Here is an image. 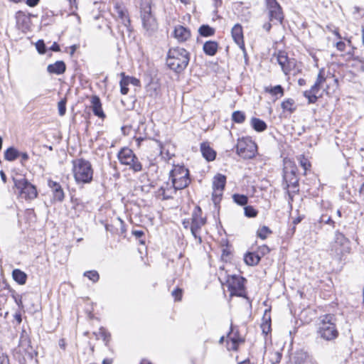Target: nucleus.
<instances>
[{"instance_id":"obj_14","label":"nucleus","mask_w":364,"mask_h":364,"mask_svg":"<svg viewBox=\"0 0 364 364\" xmlns=\"http://www.w3.org/2000/svg\"><path fill=\"white\" fill-rule=\"evenodd\" d=\"M335 245H339L341 249L339 254L343 255L345 252H348L350 250L349 240L341 232L336 231L335 233Z\"/></svg>"},{"instance_id":"obj_51","label":"nucleus","mask_w":364,"mask_h":364,"mask_svg":"<svg viewBox=\"0 0 364 364\" xmlns=\"http://www.w3.org/2000/svg\"><path fill=\"white\" fill-rule=\"evenodd\" d=\"M17 22L19 23L20 21L23 22L28 20V17L22 11H18L16 14Z\"/></svg>"},{"instance_id":"obj_29","label":"nucleus","mask_w":364,"mask_h":364,"mask_svg":"<svg viewBox=\"0 0 364 364\" xmlns=\"http://www.w3.org/2000/svg\"><path fill=\"white\" fill-rule=\"evenodd\" d=\"M20 155V152L14 147L8 148L4 152V159L9 161L16 160Z\"/></svg>"},{"instance_id":"obj_46","label":"nucleus","mask_w":364,"mask_h":364,"mask_svg":"<svg viewBox=\"0 0 364 364\" xmlns=\"http://www.w3.org/2000/svg\"><path fill=\"white\" fill-rule=\"evenodd\" d=\"M231 337H235V338H242L240 336L239 331L237 329L235 331L232 324L230 325V329L228 333V338L230 341Z\"/></svg>"},{"instance_id":"obj_3","label":"nucleus","mask_w":364,"mask_h":364,"mask_svg":"<svg viewBox=\"0 0 364 364\" xmlns=\"http://www.w3.org/2000/svg\"><path fill=\"white\" fill-rule=\"evenodd\" d=\"M189 62L188 53L182 48H171L166 58L167 66L176 73L182 72Z\"/></svg>"},{"instance_id":"obj_52","label":"nucleus","mask_w":364,"mask_h":364,"mask_svg":"<svg viewBox=\"0 0 364 364\" xmlns=\"http://www.w3.org/2000/svg\"><path fill=\"white\" fill-rule=\"evenodd\" d=\"M214 8L213 13L217 14V9L221 6L222 1L221 0H210Z\"/></svg>"},{"instance_id":"obj_33","label":"nucleus","mask_w":364,"mask_h":364,"mask_svg":"<svg viewBox=\"0 0 364 364\" xmlns=\"http://www.w3.org/2000/svg\"><path fill=\"white\" fill-rule=\"evenodd\" d=\"M233 201L241 206L246 205L248 203V198L243 194L235 193L232 195Z\"/></svg>"},{"instance_id":"obj_41","label":"nucleus","mask_w":364,"mask_h":364,"mask_svg":"<svg viewBox=\"0 0 364 364\" xmlns=\"http://www.w3.org/2000/svg\"><path fill=\"white\" fill-rule=\"evenodd\" d=\"M84 275L87 277H88L90 280H92L93 282H96L98 281L100 276L97 271L92 270V271H87L84 273Z\"/></svg>"},{"instance_id":"obj_15","label":"nucleus","mask_w":364,"mask_h":364,"mask_svg":"<svg viewBox=\"0 0 364 364\" xmlns=\"http://www.w3.org/2000/svg\"><path fill=\"white\" fill-rule=\"evenodd\" d=\"M48 185L53 193V200L55 201L62 202L65 198V193L62 186L58 183L52 180H48Z\"/></svg>"},{"instance_id":"obj_23","label":"nucleus","mask_w":364,"mask_h":364,"mask_svg":"<svg viewBox=\"0 0 364 364\" xmlns=\"http://www.w3.org/2000/svg\"><path fill=\"white\" fill-rule=\"evenodd\" d=\"M269 311L270 310L267 309L264 311V314L262 318L263 322L260 326L262 333L266 336L271 331V318Z\"/></svg>"},{"instance_id":"obj_18","label":"nucleus","mask_w":364,"mask_h":364,"mask_svg":"<svg viewBox=\"0 0 364 364\" xmlns=\"http://www.w3.org/2000/svg\"><path fill=\"white\" fill-rule=\"evenodd\" d=\"M173 35L178 41L183 42L190 37L191 33L186 28L178 25L175 27Z\"/></svg>"},{"instance_id":"obj_24","label":"nucleus","mask_w":364,"mask_h":364,"mask_svg":"<svg viewBox=\"0 0 364 364\" xmlns=\"http://www.w3.org/2000/svg\"><path fill=\"white\" fill-rule=\"evenodd\" d=\"M250 125L252 128L257 132H262L267 129V123L264 120L257 117H252L251 119Z\"/></svg>"},{"instance_id":"obj_39","label":"nucleus","mask_w":364,"mask_h":364,"mask_svg":"<svg viewBox=\"0 0 364 364\" xmlns=\"http://www.w3.org/2000/svg\"><path fill=\"white\" fill-rule=\"evenodd\" d=\"M245 215L247 218H255L257 215L258 211L251 205H247L244 208Z\"/></svg>"},{"instance_id":"obj_50","label":"nucleus","mask_w":364,"mask_h":364,"mask_svg":"<svg viewBox=\"0 0 364 364\" xmlns=\"http://www.w3.org/2000/svg\"><path fill=\"white\" fill-rule=\"evenodd\" d=\"M282 353L277 351V352H274L273 354H272V359L274 360V361L272 362V364H276V363H279L282 359Z\"/></svg>"},{"instance_id":"obj_25","label":"nucleus","mask_w":364,"mask_h":364,"mask_svg":"<svg viewBox=\"0 0 364 364\" xmlns=\"http://www.w3.org/2000/svg\"><path fill=\"white\" fill-rule=\"evenodd\" d=\"M260 260L259 256L255 252H248L244 256V261L249 266H255Z\"/></svg>"},{"instance_id":"obj_62","label":"nucleus","mask_w":364,"mask_h":364,"mask_svg":"<svg viewBox=\"0 0 364 364\" xmlns=\"http://www.w3.org/2000/svg\"><path fill=\"white\" fill-rule=\"evenodd\" d=\"M69 2V5L73 9H77V1L76 0H67Z\"/></svg>"},{"instance_id":"obj_31","label":"nucleus","mask_w":364,"mask_h":364,"mask_svg":"<svg viewBox=\"0 0 364 364\" xmlns=\"http://www.w3.org/2000/svg\"><path fill=\"white\" fill-rule=\"evenodd\" d=\"M294 100L293 99L289 98L282 102L281 107L284 111H288L290 113H292L296 109V107H294Z\"/></svg>"},{"instance_id":"obj_11","label":"nucleus","mask_w":364,"mask_h":364,"mask_svg":"<svg viewBox=\"0 0 364 364\" xmlns=\"http://www.w3.org/2000/svg\"><path fill=\"white\" fill-rule=\"evenodd\" d=\"M17 351L23 355V358L25 360H33L34 356L37 354L34 348L31 345V340L25 330L21 333Z\"/></svg>"},{"instance_id":"obj_21","label":"nucleus","mask_w":364,"mask_h":364,"mask_svg":"<svg viewBox=\"0 0 364 364\" xmlns=\"http://www.w3.org/2000/svg\"><path fill=\"white\" fill-rule=\"evenodd\" d=\"M91 105L92 109L95 115L103 118L105 117V114L102 109V104L99 97L94 95L91 98Z\"/></svg>"},{"instance_id":"obj_34","label":"nucleus","mask_w":364,"mask_h":364,"mask_svg":"<svg viewBox=\"0 0 364 364\" xmlns=\"http://www.w3.org/2000/svg\"><path fill=\"white\" fill-rule=\"evenodd\" d=\"M97 336V338H102L105 343L106 345L110 341L111 335L110 333L103 327H101L97 333H95Z\"/></svg>"},{"instance_id":"obj_4","label":"nucleus","mask_w":364,"mask_h":364,"mask_svg":"<svg viewBox=\"0 0 364 364\" xmlns=\"http://www.w3.org/2000/svg\"><path fill=\"white\" fill-rule=\"evenodd\" d=\"M73 173L77 184L90 183L93 178V168L91 163L84 159L73 161Z\"/></svg>"},{"instance_id":"obj_7","label":"nucleus","mask_w":364,"mask_h":364,"mask_svg":"<svg viewBox=\"0 0 364 364\" xmlns=\"http://www.w3.org/2000/svg\"><path fill=\"white\" fill-rule=\"evenodd\" d=\"M14 187L18 190L19 196L25 200H33L38 196L36 186L31 184L23 176L13 178Z\"/></svg>"},{"instance_id":"obj_43","label":"nucleus","mask_w":364,"mask_h":364,"mask_svg":"<svg viewBox=\"0 0 364 364\" xmlns=\"http://www.w3.org/2000/svg\"><path fill=\"white\" fill-rule=\"evenodd\" d=\"M270 252V249L268 246L264 245L258 247L257 250L255 252V253L259 256V259L267 254H268Z\"/></svg>"},{"instance_id":"obj_61","label":"nucleus","mask_w":364,"mask_h":364,"mask_svg":"<svg viewBox=\"0 0 364 364\" xmlns=\"http://www.w3.org/2000/svg\"><path fill=\"white\" fill-rule=\"evenodd\" d=\"M126 78L129 79V84L132 83L134 85H138L139 84V80L136 78L129 77H127Z\"/></svg>"},{"instance_id":"obj_8","label":"nucleus","mask_w":364,"mask_h":364,"mask_svg":"<svg viewBox=\"0 0 364 364\" xmlns=\"http://www.w3.org/2000/svg\"><path fill=\"white\" fill-rule=\"evenodd\" d=\"M117 157L121 164L129 166L134 171H141L142 165L132 149L127 147L122 148L118 153Z\"/></svg>"},{"instance_id":"obj_35","label":"nucleus","mask_w":364,"mask_h":364,"mask_svg":"<svg viewBox=\"0 0 364 364\" xmlns=\"http://www.w3.org/2000/svg\"><path fill=\"white\" fill-rule=\"evenodd\" d=\"M272 231L267 226H262L257 231V236L262 240H265L268 235L271 234Z\"/></svg>"},{"instance_id":"obj_20","label":"nucleus","mask_w":364,"mask_h":364,"mask_svg":"<svg viewBox=\"0 0 364 364\" xmlns=\"http://www.w3.org/2000/svg\"><path fill=\"white\" fill-rule=\"evenodd\" d=\"M189 178L188 177V171L184 176L180 178H176L175 175H173L172 183L176 190H181L188 186L189 183Z\"/></svg>"},{"instance_id":"obj_42","label":"nucleus","mask_w":364,"mask_h":364,"mask_svg":"<svg viewBox=\"0 0 364 364\" xmlns=\"http://www.w3.org/2000/svg\"><path fill=\"white\" fill-rule=\"evenodd\" d=\"M319 223L330 225L332 228L335 227L336 223V222L331 219V216L327 215H322L320 218Z\"/></svg>"},{"instance_id":"obj_6","label":"nucleus","mask_w":364,"mask_h":364,"mask_svg":"<svg viewBox=\"0 0 364 364\" xmlns=\"http://www.w3.org/2000/svg\"><path fill=\"white\" fill-rule=\"evenodd\" d=\"M235 148L237 154L244 159H253L257 153V146L250 137L238 139Z\"/></svg>"},{"instance_id":"obj_13","label":"nucleus","mask_w":364,"mask_h":364,"mask_svg":"<svg viewBox=\"0 0 364 364\" xmlns=\"http://www.w3.org/2000/svg\"><path fill=\"white\" fill-rule=\"evenodd\" d=\"M231 33L234 41L237 43V45H238L240 48H241L246 55V50L245 47L243 31L242 26L239 23H236L232 27Z\"/></svg>"},{"instance_id":"obj_5","label":"nucleus","mask_w":364,"mask_h":364,"mask_svg":"<svg viewBox=\"0 0 364 364\" xmlns=\"http://www.w3.org/2000/svg\"><path fill=\"white\" fill-rule=\"evenodd\" d=\"M151 0H141L139 4L142 26L149 36L154 33L158 28L156 19L151 11Z\"/></svg>"},{"instance_id":"obj_45","label":"nucleus","mask_w":364,"mask_h":364,"mask_svg":"<svg viewBox=\"0 0 364 364\" xmlns=\"http://www.w3.org/2000/svg\"><path fill=\"white\" fill-rule=\"evenodd\" d=\"M171 295L174 297L176 301H180L183 296V289L177 287L171 292Z\"/></svg>"},{"instance_id":"obj_30","label":"nucleus","mask_w":364,"mask_h":364,"mask_svg":"<svg viewBox=\"0 0 364 364\" xmlns=\"http://www.w3.org/2000/svg\"><path fill=\"white\" fill-rule=\"evenodd\" d=\"M218 50V43L214 41H206V55L213 56Z\"/></svg>"},{"instance_id":"obj_58","label":"nucleus","mask_w":364,"mask_h":364,"mask_svg":"<svg viewBox=\"0 0 364 364\" xmlns=\"http://www.w3.org/2000/svg\"><path fill=\"white\" fill-rule=\"evenodd\" d=\"M310 90L313 92H315L316 95H317L319 92V90H321V86L314 83L311 87L310 88Z\"/></svg>"},{"instance_id":"obj_59","label":"nucleus","mask_w":364,"mask_h":364,"mask_svg":"<svg viewBox=\"0 0 364 364\" xmlns=\"http://www.w3.org/2000/svg\"><path fill=\"white\" fill-rule=\"evenodd\" d=\"M132 234L136 237V238H140L141 237H142L144 235V231L142 230H133L132 231Z\"/></svg>"},{"instance_id":"obj_32","label":"nucleus","mask_w":364,"mask_h":364,"mask_svg":"<svg viewBox=\"0 0 364 364\" xmlns=\"http://www.w3.org/2000/svg\"><path fill=\"white\" fill-rule=\"evenodd\" d=\"M246 116L245 112L237 110L234 111L232 114V120L237 124H242L245 122Z\"/></svg>"},{"instance_id":"obj_2","label":"nucleus","mask_w":364,"mask_h":364,"mask_svg":"<svg viewBox=\"0 0 364 364\" xmlns=\"http://www.w3.org/2000/svg\"><path fill=\"white\" fill-rule=\"evenodd\" d=\"M222 285H225L230 291V296L245 297V286L246 279L242 276L232 274H227L221 269L218 276Z\"/></svg>"},{"instance_id":"obj_57","label":"nucleus","mask_w":364,"mask_h":364,"mask_svg":"<svg viewBox=\"0 0 364 364\" xmlns=\"http://www.w3.org/2000/svg\"><path fill=\"white\" fill-rule=\"evenodd\" d=\"M39 1L40 0H26V3L28 6L34 7L38 4Z\"/></svg>"},{"instance_id":"obj_48","label":"nucleus","mask_w":364,"mask_h":364,"mask_svg":"<svg viewBox=\"0 0 364 364\" xmlns=\"http://www.w3.org/2000/svg\"><path fill=\"white\" fill-rule=\"evenodd\" d=\"M58 112L60 116H63L66 112V100H62L58 104Z\"/></svg>"},{"instance_id":"obj_27","label":"nucleus","mask_w":364,"mask_h":364,"mask_svg":"<svg viewBox=\"0 0 364 364\" xmlns=\"http://www.w3.org/2000/svg\"><path fill=\"white\" fill-rule=\"evenodd\" d=\"M116 12L117 17L121 19L122 24L126 27H129L130 26V20L127 11L122 9L119 6H117Z\"/></svg>"},{"instance_id":"obj_63","label":"nucleus","mask_w":364,"mask_h":364,"mask_svg":"<svg viewBox=\"0 0 364 364\" xmlns=\"http://www.w3.org/2000/svg\"><path fill=\"white\" fill-rule=\"evenodd\" d=\"M50 49L53 51H55V52H58V51H60V46L58 43H54L52 46L50 48Z\"/></svg>"},{"instance_id":"obj_49","label":"nucleus","mask_w":364,"mask_h":364,"mask_svg":"<svg viewBox=\"0 0 364 364\" xmlns=\"http://www.w3.org/2000/svg\"><path fill=\"white\" fill-rule=\"evenodd\" d=\"M325 81H326V77L323 75V73L322 70H320L318 74V76H317L315 83L321 86V84L323 82H324Z\"/></svg>"},{"instance_id":"obj_17","label":"nucleus","mask_w":364,"mask_h":364,"mask_svg":"<svg viewBox=\"0 0 364 364\" xmlns=\"http://www.w3.org/2000/svg\"><path fill=\"white\" fill-rule=\"evenodd\" d=\"M66 65L62 60L56 61L53 64H50L47 67V71L50 74L61 75L65 72Z\"/></svg>"},{"instance_id":"obj_37","label":"nucleus","mask_w":364,"mask_h":364,"mask_svg":"<svg viewBox=\"0 0 364 364\" xmlns=\"http://www.w3.org/2000/svg\"><path fill=\"white\" fill-rule=\"evenodd\" d=\"M230 342L231 345L230 346H228V350L236 351L238 349L239 344L244 342V339L231 337Z\"/></svg>"},{"instance_id":"obj_40","label":"nucleus","mask_w":364,"mask_h":364,"mask_svg":"<svg viewBox=\"0 0 364 364\" xmlns=\"http://www.w3.org/2000/svg\"><path fill=\"white\" fill-rule=\"evenodd\" d=\"M217 152L209 145L206 144V161H213L215 159Z\"/></svg>"},{"instance_id":"obj_56","label":"nucleus","mask_w":364,"mask_h":364,"mask_svg":"<svg viewBox=\"0 0 364 364\" xmlns=\"http://www.w3.org/2000/svg\"><path fill=\"white\" fill-rule=\"evenodd\" d=\"M336 48L340 51H343L346 48V43L343 41H338L336 43Z\"/></svg>"},{"instance_id":"obj_22","label":"nucleus","mask_w":364,"mask_h":364,"mask_svg":"<svg viewBox=\"0 0 364 364\" xmlns=\"http://www.w3.org/2000/svg\"><path fill=\"white\" fill-rule=\"evenodd\" d=\"M264 92L269 93L272 97H274L276 99H278L284 95V89L282 85H277L275 86L265 87Z\"/></svg>"},{"instance_id":"obj_44","label":"nucleus","mask_w":364,"mask_h":364,"mask_svg":"<svg viewBox=\"0 0 364 364\" xmlns=\"http://www.w3.org/2000/svg\"><path fill=\"white\" fill-rule=\"evenodd\" d=\"M129 85V79L126 77H123L120 81V91L122 95H127L128 93L129 89L127 87Z\"/></svg>"},{"instance_id":"obj_64","label":"nucleus","mask_w":364,"mask_h":364,"mask_svg":"<svg viewBox=\"0 0 364 364\" xmlns=\"http://www.w3.org/2000/svg\"><path fill=\"white\" fill-rule=\"evenodd\" d=\"M14 318L18 324L22 321L21 314L20 313H16L14 315Z\"/></svg>"},{"instance_id":"obj_28","label":"nucleus","mask_w":364,"mask_h":364,"mask_svg":"<svg viewBox=\"0 0 364 364\" xmlns=\"http://www.w3.org/2000/svg\"><path fill=\"white\" fill-rule=\"evenodd\" d=\"M176 188L172 185L170 188L166 191L165 186H161L158 191L159 196H162L164 200H167L173 198V194L176 193Z\"/></svg>"},{"instance_id":"obj_12","label":"nucleus","mask_w":364,"mask_h":364,"mask_svg":"<svg viewBox=\"0 0 364 364\" xmlns=\"http://www.w3.org/2000/svg\"><path fill=\"white\" fill-rule=\"evenodd\" d=\"M283 186L285 189L291 188L294 193L299 192V178L296 176V168H292L290 171H284Z\"/></svg>"},{"instance_id":"obj_19","label":"nucleus","mask_w":364,"mask_h":364,"mask_svg":"<svg viewBox=\"0 0 364 364\" xmlns=\"http://www.w3.org/2000/svg\"><path fill=\"white\" fill-rule=\"evenodd\" d=\"M277 62L285 74H288L290 72L291 68L289 65V58L284 51H279L277 54Z\"/></svg>"},{"instance_id":"obj_53","label":"nucleus","mask_w":364,"mask_h":364,"mask_svg":"<svg viewBox=\"0 0 364 364\" xmlns=\"http://www.w3.org/2000/svg\"><path fill=\"white\" fill-rule=\"evenodd\" d=\"M300 165L304 168V169L306 171L307 168L310 166V164L308 161L307 159L303 157L300 160Z\"/></svg>"},{"instance_id":"obj_16","label":"nucleus","mask_w":364,"mask_h":364,"mask_svg":"<svg viewBox=\"0 0 364 364\" xmlns=\"http://www.w3.org/2000/svg\"><path fill=\"white\" fill-rule=\"evenodd\" d=\"M205 225V220L201 218H198L197 214L194 213L193 214L192 223L191 230L193 236L196 238L198 237L199 242H202V237L198 236V233L200 231L201 227Z\"/></svg>"},{"instance_id":"obj_38","label":"nucleus","mask_w":364,"mask_h":364,"mask_svg":"<svg viewBox=\"0 0 364 364\" xmlns=\"http://www.w3.org/2000/svg\"><path fill=\"white\" fill-rule=\"evenodd\" d=\"M306 362H308L306 360V355L304 353H296L294 356V364H304V363Z\"/></svg>"},{"instance_id":"obj_9","label":"nucleus","mask_w":364,"mask_h":364,"mask_svg":"<svg viewBox=\"0 0 364 364\" xmlns=\"http://www.w3.org/2000/svg\"><path fill=\"white\" fill-rule=\"evenodd\" d=\"M268 10V18L273 25L283 24L284 15L282 8L277 0H265Z\"/></svg>"},{"instance_id":"obj_1","label":"nucleus","mask_w":364,"mask_h":364,"mask_svg":"<svg viewBox=\"0 0 364 364\" xmlns=\"http://www.w3.org/2000/svg\"><path fill=\"white\" fill-rule=\"evenodd\" d=\"M336 321L334 314H328L320 316L316 330V339L334 342L339 336Z\"/></svg>"},{"instance_id":"obj_26","label":"nucleus","mask_w":364,"mask_h":364,"mask_svg":"<svg viewBox=\"0 0 364 364\" xmlns=\"http://www.w3.org/2000/svg\"><path fill=\"white\" fill-rule=\"evenodd\" d=\"M12 276H13L14 279L18 284H19L21 285L26 284V279H27V275L24 272H23L18 269H16L13 270Z\"/></svg>"},{"instance_id":"obj_10","label":"nucleus","mask_w":364,"mask_h":364,"mask_svg":"<svg viewBox=\"0 0 364 364\" xmlns=\"http://www.w3.org/2000/svg\"><path fill=\"white\" fill-rule=\"evenodd\" d=\"M226 184V176L221 173L216 174L213 180L212 200L215 208L220 204Z\"/></svg>"},{"instance_id":"obj_47","label":"nucleus","mask_w":364,"mask_h":364,"mask_svg":"<svg viewBox=\"0 0 364 364\" xmlns=\"http://www.w3.org/2000/svg\"><path fill=\"white\" fill-rule=\"evenodd\" d=\"M36 47L40 54H44L46 51V45L43 40H38L36 43Z\"/></svg>"},{"instance_id":"obj_36","label":"nucleus","mask_w":364,"mask_h":364,"mask_svg":"<svg viewBox=\"0 0 364 364\" xmlns=\"http://www.w3.org/2000/svg\"><path fill=\"white\" fill-rule=\"evenodd\" d=\"M304 96L308 100L309 104L316 103L318 97L315 92H313L310 89L304 92Z\"/></svg>"},{"instance_id":"obj_60","label":"nucleus","mask_w":364,"mask_h":364,"mask_svg":"<svg viewBox=\"0 0 364 364\" xmlns=\"http://www.w3.org/2000/svg\"><path fill=\"white\" fill-rule=\"evenodd\" d=\"M19 156H21V163L22 164H23V162H24V161H27V160L28 159V154H27V153H26V152L20 153Z\"/></svg>"},{"instance_id":"obj_55","label":"nucleus","mask_w":364,"mask_h":364,"mask_svg":"<svg viewBox=\"0 0 364 364\" xmlns=\"http://www.w3.org/2000/svg\"><path fill=\"white\" fill-rule=\"evenodd\" d=\"M271 22L272 21H269L268 22H266L262 25L263 29L267 33H269L271 31V28L272 27V24L271 23Z\"/></svg>"},{"instance_id":"obj_54","label":"nucleus","mask_w":364,"mask_h":364,"mask_svg":"<svg viewBox=\"0 0 364 364\" xmlns=\"http://www.w3.org/2000/svg\"><path fill=\"white\" fill-rule=\"evenodd\" d=\"M215 33V29L206 24V37L212 36Z\"/></svg>"}]
</instances>
